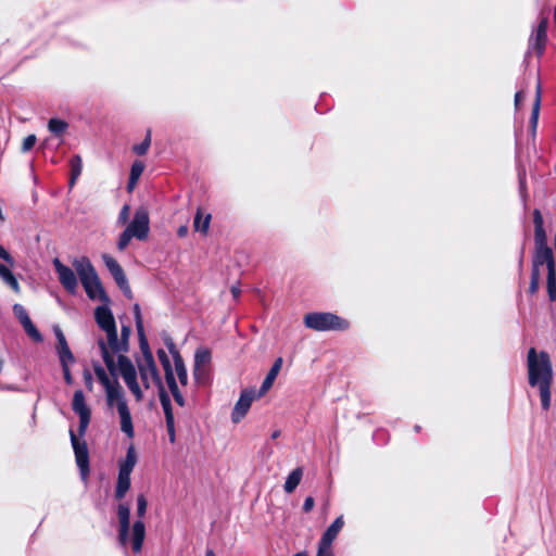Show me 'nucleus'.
<instances>
[{
    "label": "nucleus",
    "mask_w": 556,
    "mask_h": 556,
    "mask_svg": "<svg viewBox=\"0 0 556 556\" xmlns=\"http://www.w3.org/2000/svg\"><path fill=\"white\" fill-rule=\"evenodd\" d=\"M527 370L529 386L539 389L542 408L548 410L554 380L549 354L546 351L538 352L535 348H530L527 354Z\"/></svg>",
    "instance_id": "1"
},
{
    "label": "nucleus",
    "mask_w": 556,
    "mask_h": 556,
    "mask_svg": "<svg viewBox=\"0 0 556 556\" xmlns=\"http://www.w3.org/2000/svg\"><path fill=\"white\" fill-rule=\"evenodd\" d=\"M79 280L90 300H100L102 303H110V298L105 292L102 282L97 274L94 266L87 256L74 258L72 262Z\"/></svg>",
    "instance_id": "2"
},
{
    "label": "nucleus",
    "mask_w": 556,
    "mask_h": 556,
    "mask_svg": "<svg viewBox=\"0 0 556 556\" xmlns=\"http://www.w3.org/2000/svg\"><path fill=\"white\" fill-rule=\"evenodd\" d=\"M306 328L314 331H345L350 328V321L330 312H312L303 317Z\"/></svg>",
    "instance_id": "3"
},
{
    "label": "nucleus",
    "mask_w": 556,
    "mask_h": 556,
    "mask_svg": "<svg viewBox=\"0 0 556 556\" xmlns=\"http://www.w3.org/2000/svg\"><path fill=\"white\" fill-rule=\"evenodd\" d=\"M98 345L101 351V355L103 362L110 371L111 376L114 378L112 382L104 386L106 392V401L110 406L113 405L114 402L121 403V401H126L124 397L123 389L117 380V368L114 356L109 352L103 339L98 340Z\"/></svg>",
    "instance_id": "4"
},
{
    "label": "nucleus",
    "mask_w": 556,
    "mask_h": 556,
    "mask_svg": "<svg viewBox=\"0 0 556 556\" xmlns=\"http://www.w3.org/2000/svg\"><path fill=\"white\" fill-rule=\"evenodd\" d=\"M53 331L56 338L55 350L60 359L64 380L67 384H73L74 379L71 374L70 365L76 362L75 356L68 346L62 329L59 326H54Z\"/></svg>",
    "instance_id": "5"
},
{
    "label": "nucleus",
    "mask_w": 556,
    "mask_h": 556,
    "mask_svg": "<svg viewBox=\"0 0 556 556\" xmlns=\"http://www.w3.org/2000/svg\"><path fill=\"white\" fill-rule=\"evenodd\" d=\"M148 507V501L143 494H139L137 496V516L138 520H136L132 525V533H131V547L134 553H140L142 549V545L146 538V526L141 520Z\"/></svg>",
    "instance_id": "6"
},
{
    "label": "nucleus",
    "mask_w": 556,
    "mask_h": 556,
    "mask_svg": "<svg viewBox=\"0 0 556 556\" xmlns=\"http://www.w3.org/2000/svg\"><path fill=\"white\" fill-rule=\"evenodd\" d=\"M116 368L117 372H119L128 389L136 396L137 401H141L143 396L142 391L138 384L137 371L130 358L124 354H119L117 357Z\"/></svg>",
    "instance_id": "7"
},
{
    "label": "nucleus",
    "mask_w": 556,
    "mask_h": 556,
    "mask_svg": "<svg viewBox=\"0 0 556 556\" xmlns=\"http://www.w3.org/2000/svg\"><path fill=\"white\" fill-rule=\"evenodd\" d=\"M70 438L81 479L87 480L90 473L89 450L87 442L84 439H79L73 429H70Z\"/></svg>",
    "instance_id": "8"
},
{
    "label": "nucleus",
    "mask_w": 556,
    "mask_h": 556,
    "mask_svg": "<svg viewBox=\"0 0 556 556\" xmlns=\"http://www.w3.org/2000/svg\"><path fill=\"white\" fill-rule=\"evenodd\" d=\"M137 363H138V368H139L141 380L147 389L150 388L149 379H151L157 386L159 395L161 394V392L166 391L163 386V382H162V379L159 374V369L156 367L153 356L149 357V358H142V359L138 361Z\"/></svg>",
    "instance_id": "9"
},
{
    "label": "nucleus",
    "mask_w": 556,
    "mask_h": 556,
    "mask_svg": "<svg viewBox=\"0 0 556 556\" xmlns=\"http://www.w3.org/2000/svg\"><path fill=\"white\" fill-rule=\"evenodd\" d=\"M149 213L146 208L139 207L126 229L138 240H146L150 230Z\"/></svg>",
    "instance_id": "10"
},
{
    "label": "nucleus",
    "mask_w": 556,
    "mask_h": 556,
    "mask_svg": "<svg viewBox=\"0 0 556 556\" xmlns=\"http://www.w3.org/2000/svg\"><path fill=\"white\" fill-rule=\"evenodd\" d=\"M55 273L62 287L70 293L75 294L78 288V280L75 271L64 265L58 257L52 262Z\"/></svg>",
    "instance_id": "11"
},
{
    "label": "nucleus",
    "mask_w": 556,
    "mask_h": 556,
    "mask_svg": "<svg viewBox=\"0 0 556 556\" xmlns=\"http://www.w3.org/2000/svg\"><path fill=\"white\" fill-rule=\"evenodd\" d=\"M258 397L253 389H245L241 392L239 400L235 404L231 413V420L233 424L240 422L248 414L252 402Z\"/></svg>",
    "instance_id": "12"
},
{
    "label": "nucleus",
    "mask_w": 556,
    "mask_h": 556,
    "mask_svg": "<svg viewBox=\"0 0 556 556\" xmlns=\"http://www.w3.org/2000/svg\"><path fill=\"white\" fill-rule=\"evenodd\" d=\"M546 265L547 273H556V265L554 260L553 250L547 247H535L532 257L531 270H540V267Z\"/></svg>",
    "instance_id": "13"
},
{
    "label": "nucleus",
    "mask_w": 556,
    "mask_h": 556,
    "mask_svg": "<svg viewBox=\"0 0 556 556\" xmlns=\"http://www.w3.org/2000/svg\"><path fill=\"white\" fill-rule=\"evenodd\" d=\"M118 518V542L122 546H126L130 529V507L127 503H121L117 506Z\"/></svg>",
    "instance_id": "14"
},
{
    "label": "nucleus",
    "mask_w": 556,
    "mask_h": 556,
    "mask_svg": "<svg viewBox=\"0 0 556 556\" xmlns=\"http://www.w3.org/2000/svg\"><path fill=\"white\" fill-rule=\"evenodd\" d=\"M165 344L174 358L175 371L177 374L178 380L182 386H187L188 383V372L185 366V362L179 351L176 349V345L172 338H167L165 340Z\"/></svg>",
    "instance_id": "15"
},
{
    "label": "nucleus",
    "mask_w": 556,
    "mask_h": 556,
    "mask_svg": "<svg viewBox=\"0 0 556 556\" xmlns=\"http://www.w3.org/2000/svg\"><path fill=\"white\" fill-rule=\"evenodd\" d=\"M160 402L165 415L166 429L168 433V439L170 443H175L176 441V432H175V418L172 407V402L169 395L166 391L161 392Z\"/></svg>",
    "instance_id": "16"
},
{
    "label": "nucleus",
    "mask_w": 556,
    "mask_h": 556,
    "mask_svg": "<svg viewBox=\"0 0 556 556\" xmlns=\"http://www.w3.org/2000/svg\"><path fill=\"white\" fill-rule=\"evenodd\" d=\"M94 319L97 325L103 330H110L116 327V323L113 316L112 311L108 307L106 304L98 306L94 309Z\"/></svg>",
    "instance_id": "17"
},
{
    "label": "nucleus",
    "mask_w": 556,
    "mask_h": 556,
    "mask_svg": "<svg viewBox=\"0 0 556 556\" xmlns=\"http://www.w3.org/2000/svg\"><path fill=\"white\" fill-rule=\"evenodd\" d=\"M117 412L121 417V430L130 439L135 437L132 418L126 401L117 403Z\"/></svg>",
    "instance_id": "18"
},
{
    "label": "nucleus",
    "mask_w": 556,
    "mask_h": 556,
    "mask_svg": "<svg viewBox=\"0 0 556 556\" xmlns=\"http://www.w3.org/2000/svg\"><path fill=\"white\" fill-rule=\"evenodd\" d=\"M534 244L535 247H547V238L544 229V220L540 210L533 211Z\"/></svg>",
    "instance_id": "19"
},
{
    "label": "nucleus",
    "mask_w": 556,
    "mask_h": 556,
    "mask_svg": "<svg viewBox=\"0 0 556 556\" xmlns=\"http://www.w3.org/2000/svg\"><path fill=\"white\" fill-rule=\"evenodd\" d=\"M282 364H283L282 357H278L274 362L271 368L267 372V375L258 390V393H257L258 397L265 395L268 392V390L273 387L275 379L277 378V376L282 367Z\"/></svg>",
    "instance_id": "20"
},
{
    "label": "nucleus",
    "mask_w": 556,
    "mask_h": 556,
    "mask_svg": "<svg viewBox=\"0 0 556 556\" xmlns=\"http://www.w3.org/2000/svg\"><path fill=\"white\" fill-rule=\"evenodd\" d=\"M102 260L117 286L127 280L123 267L114 257L109 254H103Z\"/></svg>",
    "instance_id": "21"
},
{
    "label": "nucleus",
    "mask_w": 556,
    "mask_h": 556,
    "mask_svg": "<svg viewBox=\"0 0 556 556\" xmlns=\"http://www.w3.org/2000/svg\"><path fill=\"white\" fill-rule=\"evenodd\" d=\"M344 526L343 516H339L334 519V521L326 529L323 533L320 541H323L324 545H328L333 543L339 532Z\"/></svg>",
    "instance_id": "22"
},
{
    "label": "nucleus",
    "mask_w": 556,
    "mask_h": 556,
    "mask_svg": "<svg viewBox=\"0 0 556 556\" xmlns=\"http://www.w3.org/2000/svg\"><path fill=\"white\" fill-rule=\"evenodd\" d=\"M137 460H138V457H137L136 448L132 444H130L127 448L125 458L122 459L118 464V471L131 475V472L137 464Z\"/></svg>",
    "instance_id": "23"
},
{
    "label": "nucleus",
    "mask_w": 556,
    "mask_h": 556,
    "mask_svg": "<svg viewBox=\"0 0 556 556\" xmlns=\"http://www.w3.org/2000/svg\"><path fill=\"white\" fill-rule=\"evenodd\" d=\"M211 220L212 215L210 213L204 214V211L201 207H198L193 219L194 230L202 235H207Z\"/></svg>",
    "instance_id": "24"
},
{
    "label": "nucleus",
    "mask_w": 556,
    "mask_h": 556,
    "mask_svg": "<svg viewBox=\"0 0 556 556\" xmlns=\"http://www.w3.org/2000/svg\"><path fill=\"white\" fill-rule=\"evenodd\" d=\"M547 42V33L534 31L529 40V49L533 50L538 58H541L545 51Z\"/></svg>",
    "instance_id": "25"
},
{
    "label": "nucleus",
    "mask_w": 556,
    "mask_h": 556,
    "mask_svg": "<svg viewBox=\"0 0 556 556\" xmlns=\"http://www.w3.org/2000/svg\"><path fill=\"white\" fill-rule=\"evenodd\" d=\"M73 410L78 414L79 417L91 416V410L86 404L85 395L83 390H76L74 392L73 402H72Z\"/></svg>",
    "instance_id": "26"
},
{
    "label": "nucleus",
    "mask_w": 556,
    "mask_h": 556,
    "mask_svg": "<svg viewBox=\"0 0 556 556\" xmlns=\"http://www.w3.org/2000/svg\"><path fill=\"white\" fill-rule=\"evenodd\" d=\"M130 489V475L118 471L117 483L115 486L114 497L122 501Z\"/></svg>",
    "instance_id": "27"
},
{
    "label": "nucleus",
    "mask_w": 556,
    "mask_h": 556,
    "mask_svg": "<svg viewBox=\"0 0 556 556\" xmlns=\"http://www.w3.org/2000/svg\"><path fill=\"white\" fill-rule=\"evenodd\" d=\"M540 109H541V84L539 81L536 85L535 99H534V102L532 105V111H531V116H530V127H531L533 136H535V132H536Z\"/></svg>",
    "instance_id": "28"
},
{
    "label": "nucleus",
    "mask_w": 556,
    "mask_h": 556,
    "mask_svg": "<svg viewBox=\"0 0 556 556\" xmlns=\"http://www.w3.org/2000/svg\"><path fill=\"white\" fill-rule=\"evenodd\" d=\"M303 470L301 467L293 469L285 482L283 489L287 493H292L301 482Z\"/></svg>",
    "instance_id": "29"
},
{
    "label": "nucleus",
    "mask_w": 556,
    "mask_h": 556,
    "mask_svg": "<svg viewBox=\"0 0 556 556\" xmlns=\"http://www.w3.org/2000/svg\"><path fill=\"white\" fill-rule=\"evenodd\" d=\"M108 343L104 341L106 349L113 355V353L122 352L121 342L117 334V328H112L105 331Z\"/></svg>",
    "instance_id": "30"
},
{
    "label": "nucleus",
    "mask_w": 556,
    "mask_h": 556,
    "mask_svg": "<svg viewBox=\"0 0 556 556\" xmlns=\"http://www.w3.org/2000/svg\"><path fill=\"white\" fill-rule=\"evenodd\" d=\"M70 166H71V178H70V185L73 186L76 181V179L80 176L83 170V160L80 155L76 154L73 155L70 160Z\"/></svg>",
    "instance_id": "31"
},
{
    "label": "nucleus",
    "mask_w": 556,
    "mask_h": 556,
    "mask_svg": "<svg viewBox=\"0 0 556 556\" xmlns=\"http://www.w3.org/2000/svg\"><path fill=\"white\" fill-rule=\"evenodd\" d=\"M68 128V124L60 118H50L48 122V129L56 137H63Z\"/></svg>",
    "instance_id": "32"
},
{
    "label": "nucleus",
    "mask_w": 556,
    "mask_h": 556,
    "mask_svg": "<svg viewBox=\"0 0 556 556\" xmlns=\"http://www.w3.org/2000/svg\"><path fill=\"white\" fill-rule=\"evenodd\" d=\"M0 277L8 283L16 293L20 292V285L14 274L3 264L0 263Z\"/></svg>",
    "instance_id": "33"
},
{
    "label": "nucleus",
    "mask_w": 556,
    "mask_h": 556,
    "mask_svg": "<svg viewBox=\"0 0 556 556\" xmlns=\"http://www.w3.org/2000/svg\"><path fill=\"white\" fill-rule=\"evenodd\" d=\"M211 363V352L207 349H201L195 352L193 367H208Z\"/></svg>",
    "instance_id": "34"
},
{
    "label": "nucleus",
    "mask_w": 556,
    "mask_h": 556,
    "mask_svg": "<svg viewBox=\"0 0 556 556\" xmlns=\"http://www.w3.org/2000/svg\"><path fill=\"white\" fill-rule=\"evenodd\" d=\"M137 332H138V339H139V348H140V351L142 353V358L152 357L153 354H152L151 349L149 346V342H148L147 336L144 333V328L143 329H138Z\"/></svg>",
    "instance_id": "35"
},
{
    "label": "nucleus",
    "mask_w": 556,
    "mask_h": 556,
    "mask_svg": "<svg viewBox=\"0 0 556 556\" xmlns=\"http://www.w3.org/2000/svg\"><path fill=\"white\" fill-rule=\"evenodd\" d=\"M24 331L27 333V336L37 343H40L43 341V337L40 333V331L36 328L31 319L24 324L23 326Z\"/></svg>",
    "instance_id": "36"
},
{
    "label": "nucleus",
    "mask_w": 556,
    "mask_h": 556,
    "mask_svg": "<svg viewBox=\"0 0 556 556\" xmlns=\"http://www.w3.org/2000/svg\"><path fill=\"white\" fill-rule=\"evenodd\" d=\"M151 137H152V131L151 129L149 128L147 130V134H146V137L143 139V141L139 144H135L132 147V151L134 153H136L137 155H144L147 154L150 146H151Z\"/></svg>",
    "instance_id": "37"
},
{
    "label": "nucleus",
    "mask_w": 556,
    "mask_h": 556,
    "mask_svg": "<svg viewBox=\"0 0 556 556\" xmlns=\"http://www.w3.org/2000/svg\"><path fill=\"white\" fill-rule=\"evenodd\" d=\"M193 378L198 384H206L210 378L208 367H193Z\"/></svg>",
    "instance_id": "38"
},
{
    "label": "nucleus",
    "mask_w": 556,
    "mask_h": 556,
    "mask_svg": "<svg viewBox=\"0 0 556 556\" xmlns=\"http://www.w3.org/2000/svg\"><path fill=\"white\" fill-rule=\"evenodd\" d=\"M546 289L549 301H556V273H547Z\"/></svg>",
    "instance_id": "39"
},
{
    "label": "nucleus",
    "mask_w": 556,
    "mask_h": 556,
    "mask_svg": "<svg viewBox=\"0 0 556 556\" xmlns=\"http://www.w3.org/2000/svg\"><path fill=\"white\" fill-rule=\"evenodd\" d=\"M13 313L22 326L30 320V317H29L26 308L21 304L13 305Z\"/></svg>",
    "instance_id": "40"
},
{
    "label": "nucleus",
    "mask_w": 556,
    "mask_h": 556,
    "mask_svg": "<svg viewBox=\"0 0 556 556\" xmlns=\"http://www.w3.org/2000/svg\"><path fill=\"white\" fill-rule=\"evenodd\" d=\"M540 270H531V278H530V285L528 288V293L530 295H533L538 292L540 287Z\"/></svg>",
    "instance_id": "41"
},
{
    "label": "nucleus",
    "mask_w": 556,
    "mask_h": 556,
    "mask_svg": "<svg viewBox=\"0 0 556 556\" xmlns=\"http://www.w3.org/2000/svg\"><path fill=\"white\" fill-rule=\"evenodd\" d=\"M130 333H131L130 327L123 325L122 329H121L119 342H121L122 352H124V353L128 351V341H129Z\"/></svg>",
    "instance_id": "42"
},
{
    "label": "nucleus",
    "mask_w": 556,
    "mask_h": 556,
    "mask_svg": "<svg viewBox=\"0 0 556 556\" xmlns=\"http://www.w3.org/2000/svg\"><path fill=\"white\" fill-rule=\"evenodd\" d=\"M131 238H135V237H134V236H132V235H131L127 229H125V230L121 233V236H119V238H118V241H117V249H118L119 251H124V250L128 247V244H129V242H130Z\"/></svg>",
    "instance_id": "43"
},
{
    "label": "nucleus",
    "mask_w": 556,
    "mask_h": 556,
    "mask_svg": "<svg viewBox=\"0 0 556 556\" xmlns=\"http://www.w3.org/2000/svg\"><path fill=\"white\" fill-rule=\"evenodd\" d=\"M144 163L142 161L136 160L130 168L129 177L136 178L139 180L140 176L142 175L144 170Z\"/></svg>",
    "instance_id": "44"
},
{
    "label": "nucleus",
    "mask_w": 556,
    "mask_h": 556,
    "mask_svg": "<svg viewBox=\"0 0 556 556\" xmlns=\"http://www.w3.org/2000/svg\"><path fill=\"white\" fill-rule=\"evenodd\" d=\"M164 375H165V381L168 386L170 393L173 394L174 392L179 391V388L177 386V381H176V378L174 375V370H166L164 372Z\"/></svg>",
    "instance_id": "45"
},
{
    "label": "nucleus",
    "mask_w": 556,
    "mask_h": 556,
    "mask_svg": "<svg viewBox=\"0 0 556 556\" xmlns=\"http://www.w3.org/2000/svg\"><path fill=\"white\" fill-rule=\"evenodd\" d=\"M94 374L103 387L112 382L101 365H94Z\"/></svg>",
    "instance_id": "46"
},
{
    "label": "nucleus",
    "mask_w": 556,
    "mask_h": 556,
    "mask_svg": "<svg viewBox=\"0 0 556 556\" xmlns=\"http://www.w3.org/2000/svg\"><path fill=\"white\" fill-rule=\"evenodd\" d=\"M37 142L36 135L31 134L24 138L21 151L23 153L30 151Z\"/></svg>",
    "instance_id": "47"
},
{
    "label": "nucleus",
    "mask_w": 556,
    "mask_h": 556,
    "mask_svg": "<svg viewBox=\"0 0 556 556\" xmlns=\"http://www.w3.org/2000/svg\"><path fill=\"white\" fill-rule=\"evenodd\" d=\"M157 357L162 364V367L164 369V372L166 370H173L169 357L167 356L166 352L163 349L157 350Z\"/></svg>",
    "instance_id": "48"
},
{
    "label": "nucleus",
    "mask_w": 556,
    "mask_h": 556,
    "mask_svg": "<svg viewBox=\"0 0 556 556\" xmlns=\"http://www.w3.org/2000/svg\"><path fill=\"white\" fill-rule=\"evenodd\" d=\"M132 312H134V318H135V323H136V329H143V320H142V315H141V308H140V305L138 303H136L132 307Z\"/></svg>",
    "instance_id": "49"
},
{
    "label": "nucleus",
    "mask_w": 556,
    "mask_h": 556,
    "mask_svg": "<svg viewBox=\"0 0 556 556\" xmlns=\"http://www.w3.org/2000/svg\"><path fill=\"white\" fill-rule=\"evenodd\" d=\"M90 419H91V416L79 417V426H78V430H77L78 431L77 437H80V438L85 437L88 426L90 424Z\"/></svg>",
    "instance_id": "50"
},
{
    "label": "nucleus",
    "mask_w": 556,
    "mask_h": 556,
    "mask_svg": "<svg viewBox=\"0 0 556 556\" xmlns=\"http://www.w3.org/2000/svg\"><path fill=\"white\" fill-rule=\"evenodd\" d=\"M316 556H333L331 544L324 545L323 541L319 540Z\"/></svg>",
    "instance_id": "51"
},
{
    "label": "nucleus",
    "mask_w": 556,
    "mask_h": 556,
    "mask_svg": "<svg viewBox=\"0 0 556 556\" xmlns=\"http://www.w3.org/2000/svg\"><path fill=\"white\" fill-rule=\"evenodd\" d=\"M129 212H130V206L128 204H125L121 212H119V215H118V222L121 224H126L128 218H129Z\"/></svg>",
    "instance_id": "52"
},
{
    "label": "nucleus",
    "mask_w": 556,
    "mask_h": 556,
    "mask_svg": "<svg viewBox=\"0 0 556 556\" xmlns=\"http://www.w3.org/2000/svg\"><path fill=\"white\" fill-rule=\"evenodd\" d=\"M118 287L127 299L131 300L134 298L128 280H125L124 282L118 285Z\"/></svg>",
    "instance_id": "53"
},
{
    "label": "nucleus",
    "mask_w": 556,
    "mask_h": 556,
    "mask_svg": "<svg viewBox=\"0 0 556 556\" xmlns=\"http://www.w3.org/2000/svg\"><path fill=\"white\" fill-rule=\"evenodd\" d=\"M0 258L7 262L9 265H14V260L11 254L0 244Z\"/></svg>",
    "instance_id": "54"
},
{
    "label": "nucleus",
    "mask_w": 556,
    "mask_h": 556,
    "mask_svg": "<svg viewBox=\"0 0 556 556\" xmlns=\"http://www.w3.org/2000/svg\"><path fill=\"white\" fill-rule=\"evenodd\" d=\"M314 505H315V500L313 496H307L305 500H304V503H303V511L304 513H309L312 511V509L314 508Z\"/></svg>",
    "instance_id": "55"
},
{
    "label": "nucleus",
    "mask_w": 556,
    "mask_h": 556,
    "mask_svg": "<svg viewBox=\"0 0 556 556\" xmlns=\"http://www.w3.org/2000/svg\"><path fill=\"white\" fill-rule=\"evenodd\" d=\"M84 380H85V384H86L87 389L92 390L93 379H92L91 372L88 369L84 370Z\"/></svg>",
    "instance_id": "56"
},
{
    "label": "nucleus",
    "mask_w": 556,
    "mask_h": 556,
    "mask_svg": "<svg viewBox=\"0 0 556 556\" xmlns=\"http://www.w3.org/2000/svg\"><path fill=\"white\" fill-rule=\"evenodd\" d=\"M547 27H548V17L547 16H543L540 20L539 25H538L535 31L547 33Z\"/></svg>",
    "instance_id": "57"
},
{
    "label": "nucleus",
    "mask_w": 556,
    "mask_h": 556,
    "mask_svg": "<svg viewBox=\"0 0 556 556\" xmlns=\"http://www.w3.org/2000/svg\"><path fill=\"white\" fill-rule=\"evenodd\" d=\"M173 397L175 400V402L179 405V406H185V397L182 396L180 390L177 391V392H174L173 394Z\"/></svg>",
    "instance_id": "58"
},
{
    "label": "nucleus",
    "mask_w": 556,
    "mask_h": 556,
    "mask_svg": "<svg viewBox=\"0 0 556 556\" xmlns=\"http://www.w3.org/2000/svg\"><path fill=\"white\" fill-rule=\"evenodd\" d=\"M137 182H138V179L129 177L128 182H127V191L131 192L135 189Z\"/></svg>",
    "instance_id": "59"
},
{
    "label": "nucleus",
    "mask_w": 556,
    "mask_h": 556,
    "mask_svg": "<svg viewBox=\"0 0 556 556\" xmlns=\"http://www.w3.org/2000/svg\"><path fill=\"white\" fill-rule=\"evenodd\" d=\"M188 233V227L187 226H180L177 230V235L178 237L182 238V237H186Z\"/></svg>",
    "instance_id": "60"
},
{
    "label": "nucleus",
    "mask_w": 556,
    "mask_h": 556,
    "mask_svg": "<svg viewBox=\"0 0 556 556\" xmlns=\"http://www.w3.org/2000/svg\"><path fill=\"white\" fill-rule=\"evenodd\" d=\"M523 98V93L522 91H517L516 94H515V106L518 109L521 100Z\"/></svg>",
    "instance_id": "61"
},
{
    "label": "nucleus",
    "mask_w": 556,
    "mask_h": 556,
    "mask_svg": "<svg viewBox=\"0 0 556 556\" xmlns=\"http://www.w3.org/2000/svg\"><path fill=\"white\" fill-rule=\"evenodd\" d=\"M231 293H232L233 298L237 299L240 295L239 287H236V286L231 287Z\"/></svg>",
    "instance_id": "62"
},
{
    "label": "nucleus",
    "mask_w": 556,
    "mask_h": 556,
    "mask_svg": "<svg viewBox=\"0 0 556 556\" xmlns=\"http://www.w3.org/2000/svg\"><path fill=\"white\" fill-rule=\"evenodd\" d=\"M205 556H215V553L213 549H207Z\"/></svg>",
    "instance_id": "63"
},
{
    "label": "nucleus",
    "mask_w": 556,
    "mask_h": 556,
    "mask_svg": "<svg viewBox=\"0 0 556 556\" xmlns=\"http://www.w3.org/2000/svg\"><path fill=\"white\" fill-rule=\"evenodd\" d=\"M293 556H307V554L305 552H299V553L294 554Z\"/></svg>",
    "instance_id": "64"
}]
</instances>
